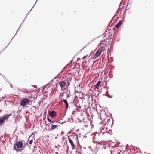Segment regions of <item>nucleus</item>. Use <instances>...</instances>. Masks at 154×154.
Segmentation results:
<instances>
[{
	"instance_id": "nucleus-63",
	"label": "nucleus",
	"mask_w": 154,
	"mask_h": 154,
	"mask_svg": "<svg viewBox=\"0 0 154 154\" xmlns=\"http://www.w3.org/2000/svg\"><path fill=\"white\" fill-rule=\"evenodd\" d=\"M79 98L80 99H82L84 98V97H79Z\"/></svg>"
},
{
	"instance_id": "nucleus-30",
	"label": "nucleus",
	"mask_w": 154,
	"mask_h": 154,
	"mask_svg": "<svg viewBox=\"0 0 154 154\" xmlns=\"http://www.w3.org/2000/svg\"><path fill=\"white\" fill-rule=\"evenodd\" d=\"M93 40H92L90 42H89L86 46H85V47H84V48L82 49L81 50H82L83 49H84V48H85L89 44H91V43L93 41Z\"/></svg>"
},
{
	"instance_id": "nucleus-19",
	"label": "nucleus",
	"mask_w": 154,
	"mask_h": 154,
	"mask_svg": "<svg viewBox=\"0 0 154 154\" xmlns=\"http://www.w3.org/2000/svg\"><path fill=\"white\" fill-rule=\"evenodd\" d=\"M103 96H107V97H109V98H112L113 97L112 95L111 96H109L108 95H107L106 94H103Z\"/></svg>"
},
{
	"instance_id": "nucleus-1",
	"label": "nucleus",
	"mask_w": 154,
	"mask_h": 154,
	"mask_svg": "<svg viewBox=\"0 0 154 154\" xmlns=\"http://www.w3.org/2000/svg\"><path fill=\"white\" fill-rule=\"evenodd\" d=\"M23 142L21 141H17L14 144L13 149L17 152H20L21 146H22Z\"/></svg>"
},
{
	"instance_id": "nucleus-64",
	"label": "nucleus",
	"mask_w": 154,
	"mask_h": 154,
	"mask_svg": "<svg viewBox=\"0 0 154 154\" xmlns=\"http://www.w3.org/2000/svg\"><path fill=\"white\" fill-rule=\"evenodd\" d=\"M54 123L56 122V123H58V122L56 120H54Z\"/></svg>"
},
{
	"instance_id": "nucleus-31",
	"label": "nucleus",
	"mask_w": 154,
	"mask_h": 154,
	"mask_svg": "<svg viewBox=\"0 0 154 154\" xmlns=\"http://www.w3.org/2000/svg\"><path fill=\"white\" fill-rule=\"evenodd\" d=\"M93 40H92L90 42H89L86 46H85V47H84V48L82 49L81 50H82L83 49H84V48H85L89 44H91V43L93 41Z\"/></svg>"
},
{
	"instance_id": "nucleus-3",
	"label": "nucleus",
	"mask_w": 154,
	"mask_h": 154,
	"mask_svg": "<svg viewBox=\"0 0 154 154\" xmlns=\"http://www.w3.org/2000/svg\"><path fill=\"white\" fill-rule=\"evenodd\" d=\"M59 85L61 88V90L63 91L65 90H67L66 87V83L64 81H61L60 82Z\"/></svg>"
},
{
	"instance_id": "nucleus-60",
	"label": "nucleus",
	"mask_w": 154,
	"mask_h": 154,
	"mask_svg": "<svg viewBox=\"0 0 154 154\" xmlns=\"http://www.w3.org/2000/svg\"><path fill=\"white\" fill-rule=\"evenodd\" d=\"M10 86L11 87V88H13V85H12V84L11 83H10Z\"/></svg>"
},
{
	"instance_id": "nucleus-14",
	"label": "nucleus",
	"mask_w": 154,
	"mask_h": 154,
	"mask_svg": "<svg viewBox=\"0 0 154 154\" xmlns=\"http://www.w3.org/2000/svg\"><path fill=\"white\" fill-rule=\"evenodd\" d=\"M66 82L67 83H66V87L67 88V93L68 92V86L70 85V83L69 80H67Z\"/></svg>"
},
{
	"instance_id": "nucleus-50",
	"label": "nucleus",
	"mask_w": 154,
	"mask_h": 154,
	"mask_svg": "<svg viewBox=\"0 0 154 154\" xmlns=\"http://www.w3.org/2000/svg\"><path fill=\"white\" fill-rule=\"evenodd\" d=\"M97 133V134H98V136H99L100 135V133L99 132H95V133H94L95 134V133Z\"/></svg>"
},
{
	"instance_id": "nucleus-54",
	"label": "nucleus",
	"mask_w": 154,
	"mask_h": 154,
	"mask_svg": "<svg viewBox=\"0 0 154 154\" xmlns=\"http://www.w3.org/2000/svg\"><path fill=\"white\" fill-rule=\"evenodd\" d=\"M4 103H5L4 106H7V104L6 103V101L5 100Z\"/></svg>"
},
{
	"instance_id": "nucleus-61",
	"label": "nucleus",
	"mask_w": 154,
	"mask_h": 154,
	"mask_svg": "<svg viewBox=\"0 0 154 154\" xmlns=\"http://www.w3.org/2000/svg\"><path fill=\"white\" fill-rule=\"evenodd\" d=\"M17 115L16 114H15L14 115L13 117H16Z\"/></svg>"
},
{
	"instance_id": "nucleus-27",
	"label": "nucleus",
	"mask_w": 154,
	"mask_h": 154,
	"mask_svg": "<svg viewBox=\"0 0 154 154\" xmlns=\"http://www.w3.org/2000/svg\"><path fill=\"white\" fill-rule=\"evenodd\" d=\"M101 82L102 81H100V79L99 81H98V82L97 83V84L100 85Z\"/></svg>"
},
{
	"instance_id": "nucleus-35",
	"label": "nucleus",
	"mask_w": 154,
	"mask_h": 154,
	"mask_svg": "<svg viewBox=\"0 0 154 154\" xmlns=\"http://www.w3.org/2000/svg\"><path fill=\"white\" fill-rule=\"evenodd\" d=\"M71 146L72 148V149L74 150L75 149V146L74 145V144L73 145H71Z\"/></svg>"
},
{
	"instance_id": "nucleus-23",
	"label": "nucleus",
	"mask_w": 154,
	"mask_h": 154,
	"mask_svg": "<svg viewBox=\"0 0 154 154\" xmlns=\"http://www.w3.org/2000/svg\"><path fill=\"white\" fill-rule=\"evenodd\" d=\"M70 91H69V93L67 94H66V99L68 98H69L70 97Z\"/></svg>"
},
{
	"instance_id": "nucleus-9",
	"label": "nucleus",
	"mask_w": 154,
	"mask_h": 154,
	"mask_svg": "<svg viewBox=\"0 0 154 154\" xmlns=\"http://www.w3.org/2000/svg\"><path fill=\"white\" fill-rule=\"evenodd\" d=\"M5 121L1 117H0V126L4 125Z\"/></svg>"
},
{
	"instance_id": "nucleus-13",
	"label": "nucleus",
	"mask_w": 154,
	"mask_h": 154,
	"mask_svg": "<svg viewBox=\"0 0 154 154\" xmlns=\"http://www.w3.org/2000/svg\"><path fill=\"white\" fill-rule=\"evenodd\" d=\"M68 140L69 142L70 143L71 145H74V143H73L72 140L70 138V137L69 136H68Z\"/></svg>"
},
{
	"instance_id": "nucleus-15",
	"label": "nucleus",
	"mask_w": 154,
	"mask_h": 154,
	"mask_svg": "<svg viewBox=\"0 0 154 154\" xmlns=\"http://www.w3.org/2000/svg\"><path fill=\"white\" fill-rule=\"evenodd\" d=\"M95 54L96 55H97L99 57V56H100L101 55V52H100V50H98L96 51Z\"/></svg>"
},
{
	"instance_id": "nucleus-38",
	"label": "nucleus",
	"mask_w": 154,
	"mask_h": 154,
	"mask_svg": "<svg viewBox=\"0 0 154 154\" xmlns=\"http://www.w3.org/2000/svg\"><path fill=\"white\" fill-rule=\"evenodd\" d=\"M105 133H108V134H109L110 133H109V131H107L106 132H103L102 134V135L103 134Z\"/></svg>"
},
{
	"instance_id": "nucleus-12",
	"label": "nucleus",
	"mask_w": 154,
	"mask_h": 154,
	"mask_svg": "<svg viewBox=\"0 0 154 154\" xmlns=\"http://www.w3.org/2000/svg\"><path fill=\"white\" fill-rule=\"evenodd\" d=\"M1 117H2L5 121L6 120H8L9 118L7 114H5L3 116H1Z\"/></svg>"
},
{
	"instance_id": "nucleus-43",
	"label": "nucleus",
	"mask_w": 154,
	"mask_h": 154,
	"mask_svg": "<svg viewBox=\"0 0 154 154\" xmlns=\"http://www.w3.org/2000/svg\"><path fill=\"white\" fill-rule=\"evenodd\" d=\"M87 55H85V56H84L82 58V59H84V60L85 58H86L87 57Z\"/></svg>"
},
{
	"instance_id": "nucleus-11",
	"label": "nucleus",
	"mask_w": 154,
	"mask_h": 154,
	"mask_svg": "<svg viewBox=\"0 0 154 154\" xmlns=\"http://www.w3.org/2000/svg\"><path fill=\"white\" fill-rule=\"evenodd\" d=\"M98 50H100V52H101V53L102 52L104 51H105V48L104 46H102L100 48L98 49Z\"/></svg>"
},
{
	"instance_id": "nucleus-32",
	"label": "nucleus",
	"mask_w": 154,
	"mask_h": 154,
	"mask_svg": "<svg viewBox=\"0 0 154 154\" xmlns=\"http://www.w3.org/2000/svg\"><path fill=\"white\" fill-rule=\"evenodd\" d=\"M113 18H112V19L111 20V21L109 23V24L108 25V27H111V26H110V25L111 23H112V20H113Z\"/></svg>"
},
{
	"instance_id": "nucleus-28",
	"label": "nucleus",
	"mask_w": 154,
	"mask_h": 154,
	"mask_svg": "<svg viewBox=\"0 0 154 154\" xmlns=\"http://www.w3.org/2000/svg\"><path fill=\"white\" fill-rule=\"evenodd\" d=\"M129 9V8L128 7H127V6L126 7V9L124 11V14H123V16L125 14V13H126V10L128 9Z\"/></svg>"
},
{
	"instance_id": "nucleus-57",
	"label": "nucleus",
	"mask_w": 154,
	"mask_h": 154,
	"mask_svg": "<svg viewBox=\"0 0 154 154\" xmlns=\"http://www.w3.org/2000/svg\"><path fill=\"white\" fill-rule=\"evenodd\" d=\"M114 146V147H119V146H118L117 145V144H115Z\"/></svg>"
},
{
	"instance_id": "nucleus-47",
	"label": "nucleus",
	"mask_w": 154,
	"mask_h": 154,
	"mask_svg": "<svg viewBox=\"0 0 154 154\" xmlns=\"http://www.w3.org/2000/svg\"><path fill=\"white\" fill-rule=\"evenodd\" d=\"M30 136L29 137V138H28V140H27V142H26V145L27 146H28V140H29V138H30Z\"/></svg>"
},
{
	"instance_id": "nucleus-55",
	"label": "nucleus",
	"mask_w": 154,
	"mask_h": 154,
	"mask_svg": "<svg viewBox=\"0 0 154 154\" xmlns=\"http://www.w3.org/2000/svg\"><path fill=\"white\" fill-rule=\"evenodd\" d=\"M75 102L73 101V102H71L70 103V104H72V105H73L75 104Z\"/></svg>"
},
{
	"instance_id": "nucleus-25",
	"label": "nucleus",
	"mask_w": 154,
	"mask_h": 154,
	"mask_svg": "<svg viewBox=\"0 0 154 154\" xmlns=\"http://www.w3.org/2000/svg\"><path fill=\"white\" fill-rule=\"evenodd\" d=\"M33 141V140L32 139L31 140L29 141V143L30 145H31Z\"/></svg>"
},
{
	"instance_id": "nucleus-21",
	"label": "nucleus",
	"mask_w": 154,
	"mask_h": 154,
	"mask_svg": "<svg viewBox=\"0 0 154 154\" xmlns=\"http://www.w3.org/2000/svg\"><path fill=\"white\" fill-rule=\"evenodd\" d=\"M93 142L94 143H97L99 145L100 144L101 145L102 142H101V143H100V142L99 141L97 142L96 141H94V140H93Z\"/></svg>"
},
{
	"instance_id": "nucleus-59",
	"label": "nucleus",
	"mask_w": 154,
	"mask_h": 154,
	"mask_svg": "<svg viewBox=\"0 0 154 154\" xmlns=\"http://www.w3.org/2000/svg\"><path fill=\"white\" fill-rule=\"evenodd\" d=\"M57 77H54V78L52 80H51L50 82H52L53 81V80H54V79H56Z\"/></svg>"
},
{
	"instance_id": "nucleus-6",
	"label": "nucleus",
	"mask_w": 154,
	"mask_h": 154,
	"mask_svg": "<svg viewBox=\"0 0 154 154\" xmlns=\"http://www.w3.org/2000/svg\"><path fill=\"white\" fill-rule=\"evenodd\" d=\"M55 114H56V112L54 111H51L48 112V115L51 118H53Z\"/></svg>"
},
{
	"instance_id": "nucleus-58",
	"label": "nucleus",
	"mask_w": 154,
	"mask_h": 154,
	"mask_svg": "<svg viewBox=\"0 0 154 154\" xmlns=\"http://www.w3.org/2000/svg\"><path fill=\"white\" fill-rule=\"evenodd\" d=\"M50 125V123H48L47 124H46V125L47 126H48V127H49V125Z\"/></svg>"
},
{
	"instance_id": "nucleus-10",
	"label": "nucleus",
	"mask_w": 154,
	"mask_h": 154,
	"mask_svg": "<svg viewBox=\"0 0 154 154\" xmlns=\"http://www.w3.org/2000/svg\"><path fill=\"white\" fill-rule=\"evenodd\" d=\"M122 23V22L121 21L119 20L118 23L115 26L116 28H118L120 27Z\"/></svg>"
},
{
	"instance_id": "nucleus-18",
	"label": "nucleus",
	"mask_w": 154,
	"mask_h": 154,
	"mask_svg": "<svg viewBox=\"0 0 154 154\" xmlns=\"http://www.w3.org/2000/svg\"><path fill=\"white\" fill-rule=\"evenodd\" d=\"M119 10H117V11L115 13V14L114 15L113 17V19H114L115 16H117L119 14Z\"/></svg>"
},
{
	"instance_id": "nucleus-34",
	"label": "nucleus",
	"mask_w": 154,
	"mask_h": 154,
	"mask_svg": "<svg viewBox=\"0 0 154 154\" xmlns=\"http://www.w3.org/2000/svg\"><path fill=\"white\" fill-rule=\"evenodd\" d=\"M79 149L80 147H77V148L76 149V151H75V152H77L78 151V150Z\"/></svg>"
},
{
	"instance_id": "nucleus-7",
	"label": "nucleus",
	"mask_w": 154,
	"mask_h": 154,
	"mask_svg": "<svg viewBox=\"0 0 154 154\" xmlns=\"http://www.w3.org/2000/svg\"><path fill=\"white\" fill-rule=\"evenodd\" d=\"M61 99L64 102L65 104L66 105V110H67V109H68L69 107V105L68 103V102L66 99H65L63 98H61Z\"/></svg>"
},
{
	"instance_id": "nucleus-5",
	"label": "nucleus",
	"mask_w": 154,
	"mask_h": 154,
	"mask_svg": "<svg viewBox=\"0 0 154 154\" xmlns=\"http://www.w3.org/2000/svg\"><path fill=\"white\" fill-rule=\"evenodd\" d=\"M60 125H54L52 124L51 125V128H50L49 127L48 128V131H53L57 128L58 126H59Z\"/></svg>"
},
{
	"instance_id": "nucleus-45",
	"label": "nucleus",
	"mask_w": 154,
	"mask_h": 154,
	"mask_svg": "<svg viewBox=\"0 0 154 154\" xmlns=\"http://www.w3.org/2000/svg\"><path fill=\"white\" fill-rule=\"evenodd\" d=\"M50 123L53 124L54 123V120H51V121L50 122Z\"/></svg>"
},
{
	"instance_id": "nucleus-56",
	"label": "nucleus",
	"mask_w": 154,
	"mask_h": 154,
	"mask_svg": "<svg viewBox=\"0 0 154 154\" xmlns=\"http://www.w3.org/2000/svg\"><path fill=\"white\" fill-rule=\"evenodd\" d=\"M45 89V87L42 88V92H43L44 91Z\"/></svg>"
},
{
	"instance_id": "nucleus-62",
	"label": "nucleus",
	"mask_w": 154,
	"mask_h": 154,
	"mask_svg": "<svg viewBox=\"0 0 154 154\" xmlns=\"http://www.w3.org/2000/svg\"><path fill=\"white\" fill-rule=\"evenodd\" d=\"M72 114H75V111H72Z\"/></svg>"
},
{
	"instance_id": "nucleus-37",
	"label": "nucleus",
	"mask_w": 154,
	"mask_h": 154,
	"mask_svg": "<svg viewBox=\"0 0 154 154\" xmlns=\"http://www.w3.org/2000/svg\"><path fill=\"white\" fill-rule=\"evenodd\" d=\"M81 150L79 149L78 151L77 152L78 153L77 154H82L81 152Z\"/></svg>"
},
{
	"instance_id": "nucleus-51",
	"label": "nucleus",
	"mask_w": 154,
	"mask_h": 154,
	"mask_svg": "<svg viewBox=\"0 0 154 154\" xmlns=\"http://www.w3.org/2000/svg\"><path fill=\"white\" fill-rule=\"evenodd\" d=\"M109 47L108 48V54H107V58H109V55L108 54V51H109Z\"/></svg>"
},
{
	"instance_id": "nucleus-42",
	"label": "nucleus",
	"mask_w": 154,
	"mask_h": 154,
	"mask_svg": "<svg viewBox=\"0 0 154 154\" xmlns=\"http://www.w3.org/2000/svg\"><path fill=\"white\" fill-rule=\"evenodd\" d=\"M88 148H89V149L90 150H91L92 151H93V149H92V147H91V146H89L88 147Z\"/></svg>"
},
{
	"instance_id": "nucleus-29",
	"label": "nucleus",
	"mask_w": 154,
	"mask_h": 154,
	"mask_svg": "<svg viewBox=\"0 0 154 154\" xmlns=\"http://www.w3.org/2000/svg\"><path fill=\"white\" fill-rule=\"evenodd\" d=\"M98 57H99V56H98L97 55L95 54L93 56V58L94 59H95L97 58Z\"/></svg>"
},
{
	"instance_id": "nucleus-52",
	"label": "nucleus",
	"mask_w": 154,
	"mask_h": 154,
	"mask_svg": "<svg viewBox=\"0 0 154 154\" xmlns=\"http://www.w3.org/2000/svg\"><path fill=\"white\" fill-rule=\"evenodd\" d=\"M5 97H0V102L2 100V99H4Z\"/></svg>"
},
{
	"instance_id": "nucleus-49",
	"label": "nucleus",
	"mask_w": 154,
	"mask_h": 154,
	"mask_svg": "<svg viewBox=\"0 0 154 154\" xmlns=\"http://www.w3.org/2000/svg\"><path fill=\"white\" fill-rule=\"evenodd\" d=\"M104 129V128H103L102 129L100 128V133L102 132V130H103Z\"/></svg>"
},
{
	"instance_id": "nucleus-40",
	"label": "nucleus",
	"mask_w": 154,
	"mask_h": 154,
	"mask_svg": "<svg viewBox=\"0 0 154 154\" xmlns=\"http://www.w3.org/2000/svg\"><path fill=\"white\" fill-rule=\"evenodd\" d=\"M46 111L45 110V111L44 112V116H45V118H46Z\"/></svg>"
},
{
	"instance_id": "nucleus-48",
	"label": "nucleus",
	"mask_w": 154,
	"mask_h": 154,
	"mask_svg": "<svg viewBox=\"0 0 154 154\" xmlns=\"http://www.w3.org/2000/svg\"><path fill=\"white\" fill-rule=\"evenodd\" d=\"M106 94H107V95H109V91L108 90H107V91L106 92Z\"/></svg>"
},
{
	"instance_id": "nucleus-17",
	"label": "nucleus",
	"mask_w": 154,
	"mask_h": 154,
	"mask_svg": "<svg viewBox=\"0 0 154 154\" xmlns=\"http://www.w3.org/2000/svg\"><path fill=\"white\" fill-rule=\"evenodd\" d=\"M25 143H24V145H23V143H22V146H21V148L20 149V152H21V151H22L23 150L25 149Z\"/></svg>"
},
{
	"instance_id": "nucleus-8",
	"label": "nucleus",
	"mask_w": 154,
	"mask_h": 154,
	"mask_svg": "<svg viewBox=\"0 0 154 154\" xmlns=\"http://www.w3.org/2000/svg\"><path fill=\"white\" fill-rule=\"evenodd\" d=\"M76 140L77 145L76 146V147H80V150H81L82 147V146L80 145V143L78 141V138L77 137H76Z\"/></svg>"
},
{
	"instance_id": "nucleus-4",
	"label": "nucleus",
	"mask_w": 154,
	"mask_h": 154,
	"mask_svg": "<svg viewBox=\"0 0 154 154\" xmlns=\"http://www.w3.org/2000/svg\"><path fill=\"white\" fill-rule=\"evenodd\" d=\"M38 0H37L35 2V4H34V5L33 6V7L32 8H31V9L29 11V12L28 13V14H26V17H25L24 19V20H23V22H22V23H21L20 26L18 28V29L16 31V32L15 34V35L14 36V37L12 38V39H11V41L6 46V47L4 48V49L2 50V51H3L7 47V46L9 45V44H10V42H11V40H12V39H13V38L14 37V36H15V35H16L17 33V32L19 30V28L20 27L21 24H22V23H23V21H24V20H25V19H26V18L27 17V15L28 14H29V13L30 12V11L32 10V9L34 7V6H35V3H36L37 1Z\"/></svg>"
},
{
	"instance_id": "nucleus-16",
	"label": "nucleus",
	"mask_w": 154,
	"mask_h": 154,
	"mask_svg": "<svg viewBox=\"0 0 154 154\" xmlns=\"http://www.w3.org/2000/svg\"><path fill=\"white\" fill-rule=\"evenodd\" d=\"M99 86L100 85H99L97 84V83L95 85H94V87H95L94 90L95 91H97L96 90L97 89H99Z\"/></svg>"
},
{
	"instance_id": "nucleus-53",
	"label": "nucleus",
	"mask_w": 154,
	"mask_h": 154,
	"mask_svg": "<svg viewBox=\"0 0 154 154\" xmlns=\"http://www.w3.org/2000/svg\"><path fill=\"white\" fill-rule=\"evenodd\" d=\"M0 141L2 142V143H3V144H4V143H5L4 140H0Z\"/></svg>"
},
{
	"instance_id": "nucleus-41",
	"label": "nucleus",
	"mask_w": 154,
	"mask_h": 154,
	"mask_svg": "<svg viewBox=\"0 0 154 154\" xmlns=\"http://www.w3.org/2000/svg\"><path fill=\"white\" fill-rule=\"evenodd\" d=\"M92 122V121H91V122H90L91 124V127L92 128H93L94 126V125L93 124H91Z\"/></svg>"
},
{
	"instance_id": "nucleus-36",
	"label": "nucleus",
	"mask_w": 154,
	"mask_h": 154,
	"mask_svg": "<svg viewBox=\"0 0 154 154\" xmlns=\"http://www.w3.org/2000/svg\"><path fill=\"white\" fill-rule=\"evenodd\" d=\"M72 77H69V78H68V79L67 80H69V82H70L72 80Z\"/></svg>"
},
{
	"instance_id": "nucleus-22",
	"label": "nucleus",
	"mask_w": 154,
	"mask_h": 154,
	"mask_svg": "<svg viewBox=\"0 0 154 154\" xmlns=\"http://www.w3.org/2000/svg\"><path fill=\"white\" fill-rule=\"evenodd\" d=\"M73 101L75 103H78L79 102V100L78 99L75 100H73Z\"/></svg>"
},
{
	"instance_id": "nucleus-33",
	"label": "nucleus",
	"mask_w": 154,
	"mask_h": 154,
	"mask_svg": "<svg viewBox=\"0 0 154 154\" xmlns=\"http://www.w3.org/2000/svg\"><path fill=\"white\" fill-rule=\"evenodd\" d=\"M110 118H109V119H107V123L109 124V125H110L109 122H110Z\"/></svg>"
},
{
	"instance_id": "nucleus-39",
	"label": "nucleus",
	"mask_w": 154,
	"mask_h": 154,
	"mask_svg": "<svg viewBox=\"0 0 154 154\" xmlns=\"http://www.w3.org/2000/svg\"><path fill=\"white\" fill-rule=\"evenodd\" d=\"M47 120H48L49 122H50V121H51V120L50 119V118H49V117H48V116H47Z\"/></svg>"
},
{
	"instance_id": "nucleus-20",
	"label": "nucleus",
	"mask_w": 154,
	"mask_h": 154,
	"mask_svg": "<svg viewBox=\"0 0 154 154\" xmlns=\"http://www.w3.org/2000/svg\"><path fill=\"white\" fill-rule=\"evenodd\" d=\"M21 111V110H18L17 112H14V114H16L17 115L19 114L20 113V112Z\"/></svg>"
},
{
	"instance_id": "nucleus-2",
	"label": "nucleus",
	"mask_w": 154,
	"mask_h": 154,
	"mask_svg": "<svg viewBox=\"0 0 154 154\" xmlns=\"http://www.w3.org/2000/svg\"><path fill=\"white\" fill-rule=\"evenodd\" d=\"M31 100L27 98H24L22 99L20 101V106H23L27 104H29V102Z\"/></svg>"
},
{
	"instance_id": "nucleus-44",
	"label": "nucleus",
	"mask_w": 154,
	"mask_h": 154,
	"mask_svg": "<svg viewBox=\"0 0 154 154\" xmlns=\"http://www.w3.org/2000/svg\"><path fill=\"white\" fill-rule=\"evenodd\" d=\"M78 99V97L76 95H75L74 97V99L73 100H75L76 99Z\"/></svg>"
},
{
	"instance_id": "nucleus-24",
	"label": "nucleus",
	"mask_w": 154,
	"mask_h": 154,
	"mask_svg": "<svg viewBox=\"0 0 154 154\" xmlns=\"http://www.w3.org/2000/svg\"><path fill=\"white\" fill-rule=\"evenodd\" d=\"M97 133H95V134L94 136L92 138H93V140H95V139H96L95 136L97 135Z\"/></svg>"
},
{
	"instance_id": "nucleus-46",
	"label": "nucleus",
	"mask_w": 154,
	"mask_h": 154,
	"mask_svg": "<svg viewBox=\"0 0 154 154\" xmlns=\"http://www.w3.org/2000/svg\"><path fill=\"white\" fill-rule=\"evenodd\" d=\"M7 114V116L8 117V118H9L10 116H11L12 115V113H11L9 114Z\"/></svg>"
},
{
	"instance_id": "nucleus-26",
	"label": "nucleus",
	"mask_w": 154,
	"mask_h": 154,
	"mask_svg": "<svg viewBox=\"0 0 154 154\" xmlns=\"http://www.w3.org/2000/svg\"><path fill=\"white\" fill-rule=\"evenodd\" d=\"M104 88L106 89L107 90H108L109 89V87L107 86V85H106V86L103 87Z\"/></svg>"
}]
</instances>
